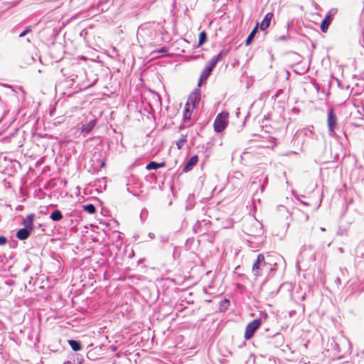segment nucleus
I'll use <instances>...</instances> for the list:
<instances>
[{"label": "nucleus", "mask_w": 364, "mask_h": 364, "mask_svg": "<svg viewBox=\"0 0 364 364\" xmlns=\"http://www.w3.org/2000/svg\"><path fill=\"white\" fill-rule=\"evenodd\" d=\"M36 215L34 213H31L28 215L25 218L23 219L22 225L23 227L34 230V219Z\"/></svg>", "instance_id": "9b49d317"}, {"label": "nucleus", "mask_w": 364, "mask_h": 364, "mask_svg": "<svg viewBox=\"0 0 364 364\" xmlns=\"http://www.w3.org/2000/svg\"><path fill=\"white\" fill-rule=\"evenodd\" d=\"M185 128V126L184 125H180L179 127V129H183Z\"/></svg>", "instance_id": "37998d69"}, {"label": "nucleus", "mask_w": 364, "mask_h": 364, "mask_svg": "<svg viewBox=\"0 0 364 364\" xmlns=\"http://www.w3.org/2000/svg\"><path fill=\"white\" fill-rule=\"evenodd\" d=\"M17 241L13 240L12 242L10 243V247L15 248L17 245Z\"/></svg>", "instance_id": "2f4dec72"}, {"label": "nucleus", "mask_w": 364, "mask_h": 364, "mask_svg": "<svg viewBox=\"0 0 364 364\" xmlns=\"http://www.w3.org/2000/svg\"><path fill=\"white\" fill-rule=\"evenodd\" d=\"M3 101L1 100V99L0 98V107H2L3 108Z\"/></svg>", "instance_id": "ea45409f"}, {"label": "nucleus", "mask_w": 364, "mask_h": 364, "mask_svg": "<svg viewBox=\"0 0 364 364\" xmlns=\"http://www.w3.org/2000/svg\"><path fill=\"white\" fill-rule=\"evenodd\" d=\"M7 242V237L4 235H0V246L5 245Z\"/></svg>", "instance_id": "cd10ccee"}, {"label": "nucleus", "mask_w": 364, "mask_h": 364, "mask_svg": "<svg viewBox=\"0 0 364 364\" xmlns=\"http://www.w3.org/2000/svg\"><path fill=\"white\" fill-rule=\"evenodd\" d=\"M97 119H92L86 124H83L81 127V132L82 133H90L97 124Z\"/></svg>", "instance_id": "4468645a"}, {"label": "nucleus", "mask_w": 364, "mask_h": 364, "mask_svg": "<svg viewBox=\"0 0 364 364\" xmlns=\"http://www.w3.org/2000/svg\"><path fill=\"white\" fill-rule=\"evenodd\" d=\"M160 241L161 242H167L168 241V237L166 235H161L160 236Z\"/></svg>", "instance_id": "7c9ffc66"}, {"label": "nucleus", "mask_w": 364, "mask_h": 364, "mask_svg": "<svg viewBox=\"0 0 364 364\" xmlns=\"http://www.w3.org/2000/svg\"><path fill=\"white\" fill-rule=\"evenodd\" d=\"M192 111L190 110L188 102H186L184 109H183V121L184 122L189 120L191 117Z\"/></svg>", "instance_id": "aec40b11"}, {"label": "nucleus", "mask_w": 364, "mask_h": 364, "mask_svg": "<svg viewBox=\"0 0 364 364\" xmlns=\"http://www.w3.org/2000/svg\"><path fill=\"white\" fill-rule=\"evenodd\" d=\"M200 93L201 90L199 87L194 89V90L189 95L188 102V106L191 105L193 109L197 107L200 100Z\"/></svg>", "instance_id": "0eeeda50"}, {"label": "nucleus", "mask_w": 364, "mask_h": 364, "mask_svg": "<svg viewBox=\"0 0 364 364\" xmlns=\"http://www.w3.org/2000/svg\"><path fill=\"white\" fill-rule=\"evenodd\" d=\"M230 306V301L228 299H222L219 303V310L220 311H225Z\"/></svg>", "instance_id": "4be33fe9"}, {"label": "nucleus", "mask_w": 364, "mask_h": 364, "mask_svg": "<svg viewBox=\"0 0 364 364\" xmlns=\"http://www.w3.org/2000/svg\"><path fill=\"white\" fill-rule=\"evenodd\" d=\"M301 203H302L303 205H306V206L309 205V204L308 203L304 202V201H301Z\"/></svg>", "instance_id": "58836bf2"}, {"label": "nucleus", "mask_w": 364, "mask_h": 364, "mask_svg": "<svg viewBox=\"0 0 364 364\" xmlns=\"http://www.w3.org/2000/svg\"><path fill=\"white\" fill-rule=\"evenodd\" d=\"M68 343L73 351H79L82 349V343L78 340L70 339Z\"/></svg>", "instance_id": "f3484780"}, {"label": "nucleus", "mask_w": 364, "mask_h": 364, "mask_svg": "<svg viewBox=\"0 0 364 364\" xmlns=\"http://www.w3.org/2000/svg\"><path fill=\"white\" fill-rule=\"evenodd\" d=\"M262 323V321L260 318H255L249 323H247L245 328L244 336L245 340H250V338H252L254 336L257 330L259 329V328L261 326Z\"/></svg>", "instance_id": "f03ea898"}, {"label": "nucleus", "mask_w": 364, "mask_h": 364, "mask_svg": "<svg viewBox=\"0 0 364 364\" xmlns=\"http://www.w3.org/2000/svg\"><path fill=\"white\" fill-rule=\"evenodd\" d=\"M148 236H149V238H151V239H154V238H155V235H154V233H153V232H149V235H148Z\"/></svg>", "instance_id": "72a5a7b5"}, {"label": "nucleus", "mask_w": 364, "mask_h": 364, "mask_svg": "<svg viewBox=\"0 0 364 364\" xmlns=\"http://www.w3.org/2000/svg\"><path fill=\"white\" fill-rule=\"evenodd\" d=\"M337 12L338 9L336 8H332L327 12L323 19L321 21L320 25L321 31L323 33L327 32L328 27L331 25L333 19V17L337 14Z\"/></svg>", "instance_id": "20e7f679"}, {"label": "nucleus", "mask_w": 364, "mask_h": 364, "mask_svg": "<svg viewBox=\"0 0 364 364\" xmlns=\"http://www.w3.org/2000/svg\"><path fill=\"white\" fill-rule=\"evenodd\" d=\"M167 52H168V50L166 49V47H161L155 51V53H166Z\"/></svg>", "instance_id": "c756f323"}, {"label": "nucleus", "mask_w": 364, "mask_h": 364, "mask_svg": "<svg viewBox=\"0 0 364 364\" xmlns=\"http://www.w3.org/2000/svg\"><path fill=\"white\" fill-rule=\"evenodd\" d=\"M165 166H166V162H164V161L159 163V162H156L154 161H151L146 164V169L148 171L157 170L158 168L164 167Z\"/></svg>", "instance_id": "2eb2a0df"}, {"label": "nucleus", "mask_w": 364, "mask_h": 364, "mask_svg": "<svg viewBox=\"0 0 364 364\" xmlns=\"http://www.w3.org/2000/svg\"><path fill=\"white\" fill-rule=\"evenodd\" d=\"M306 294H304L301 296V300H304L306 299Z\"/></svg>", "instance_id": "79ce46f5"}, {"label": "nucleus", "mask_w": 364, "mask_h": 364, "mask_svg": "<svg viewBox=\"0 0 364 364\" xmlns=\"http://www.w3.org/2000/svg\"><path fill=\"white\" fill-rule=\"evenodd\" d=\"M267 182H268V178H267V176H266L265 178L264 179L263 183L260 186V190H261L262 193L264 191Z\"/></svg>", "instance_id": "c85d7f7f"}, {"label": "nucleus", "mask_w": 364, "mask_h": 364, "mask_svg": "<svg viewBox=\"0 0 364 364\" xmlns=\"http://www.w3.org/2000/svg\"><path fill=\"white\" fill-rule=\"evenodd\" d=\"M63 364H72V363L69 360L65 362Z\"/></svg>", "instance_id": "c03bdc74"}, {"label": "nucleus", "mask_w": 364, "mask_h": 364, "mask_svg": "<svg viewBox=\"0 0 364 364\" xmlns=\"http://www.w3.org/2000/svg\"><path fill=\"white\" fill-rule=\"evenodd\" d=\"M318 87H319L318 84L316 83V88L317 90H318Z\"/></svg>", "instance_id": "de8ad7c7"}, {"label": "nucleus", "mask_w": 364, "mask_h": 364, "mask_svg": "<svg viewBox=\"0 0 364 364\" xmlns=\"http://www.w3.org/2000/svg\"><path fill=\"white\" fill-rule=\"evenodd\" d=\"M187 141V136L186 134H181V139L176 142V145L178 150H181L185 143Z\"/></svg>", "instance_id": "5701e85b"}, {"label": "nucleus", "mask_w": 364, "mask_h": 364, "mask_svg": "<svg viewBox=\"0 0 364 364\" xmlns=\"http://www.w3.org/2000/svg\"><path fill=\"white\" fill-rule=\"evenodd\" d=\"M149 211L146 208H142L140 213V220L142 223H144L148 218Z\"/></svg>", "instance_id": "a878e982"}, {"label": "nucleus", "mask_w": 364, "mask_h": 364, "mask_svg": "<svg viewBox=\"0 0 364 364\" xmlns=\"http://www.w3.org/2000/svg\"><path fill=\"white\" fill-rule=\"evenodd\" d=\"M274 17V14L272 13H267L261 23L259 24V26L262 31H265L270 26L271 21Z\"/></svg>", "instance_id": "f8f14e48"}, {"label": "nucleus", "mask_w": 364, "mask_h": 364, "mask_svg": "<svg viewBox=\"0 0 364 364\" xmlns=\"http://www.w3.org/2000/svg\"><path fill=\"white\" fill-rule=\"evenodd\" d=\"M110 348H112V350L113 351H115L117 350V346H112Z\"/></svg>", "instance_id": "e433bc0d"}, {"label": "nucleus", "mask_w": 364, "mask_h": 364, "mask_svg": "<svg viewBox=\"0 0 364 364\" xmlns=\"http://www.w3.org/2000/svg\"><path fill=\"white\" fill-rule=\"evenodd\" d=\"M32 32V30H31V26H26L24 30L23 31H21L19 34H18V37L19 38H23V37H25L27 35H28L29 33H31Z\"/></svg>", "instance_id": "bb28decb"}, {"label": "nucleus", "mask_w": 364, "mask_h": 364, "mask_svg": "<svg viewBox=\"0 0 364 364\" xmlns=\"http://www.w3.org/2000/svg\"><path fill=\"white\" fill-rule=\"evenodd\" d=\"M127 191L129 192V193H132L130 191H129V188H127Z\"/></svg>", "instance_id": "6e6d98bb"}, {"label": "nucleus", "mask_w": 364, "mask_h": 364, "mask_svg": "<svg viewBox=\"0 0 364 364\" xmlns=\"http://www.w3.org/2000/svg\"><path fill=\"white\" fill-rule=\"evenodd\" d=\"M250 356H251V357H253V358H255V355H254V354H251V355H250Z\"/></svg>", "instance_id": "603ef678"}, {"label": "nucleus", "mask_w": 364, "mask_h": 364, "mask_svg": "<svg viewBox=\"0 0 364 364\" xmlns=\"http://www.w3.org/2000/svg\"><path fill=\"white\" fill-rule=\"evenodd\" d=\"M267 338L268 339L267 343L276 348H280L284 344V336L281 333L276 332L272 334H268Z\"/></svg>", "instance_id": "39448f33"}, {"label": "nucleus", "mask_w": 364, "mask_h": 364, "mask_svg": "<svg viewBox=\"0 0 364 364\" xmlns=\"http://www.w3.org/2000/svg\"><path fill=\"white\" fill-rule=\"evenodd\" d=\"M258 27H259V23H257L255 28L252 30V31L250 33L247 38H246L245 46H248L252 43V41L254 40V38L257 33Z\"/></svg>", "instance_id": "dca6fc26"}, {"label": "nucleus", "mask_w": 364, "mask_h": 364, "mask_svg": "<svg viewBox=\"0 0 364 364\" xmlns=\"http://www.w3.org/2000/svg\"><path fill=\"white\" fill-rule=\"evenodd\" d=\"M208 39L207 33L205 31H202L199 33L198 47L203 46Z\"/></svg>", "instance_id": "412c9836"}, {"label": "nucleus", "mask_w": 364, "mask_h": 364, "mask_svg": "<svg viewBox=\"0 0 364 364\" xmlns=\"http://www.w3.org/2000/svg\"><path fill=\"white\" fill-rule=\"evenodd\" d=\"M262 228L260 227L259 229L257 230L255 233H252V235H259L260 233H262ZM250 235H252V233H250Z\"/></svg>", "instance_id": "473e14b6"}, {"label": "nucleus", "mask_w": 364, "mask_h": 364, "mask_svg": "<svg viewBox=\"0 0 364 364\" xmlns=\"http://www.w3.org/2000/svg\"><path fill=\"white\" fill-rule=\"evenodd\" d=\"M198 161V155L191 156L183 167V173H187L193 169Z\"/></svg>", "instance_id": "1a4fd4ad"}, {"label": "nucleus", "mask_w": 364, "mask_h": 364, "mask_svg": "<svg viewBox=\"0 0 364 364\" xmlns=\"http://www.w3.org/2000/svg\"><path fill=\"white\" fill-rule=\"evenodd\" d=\"M267 316H267V314L264 313V317H265V318H267Z\"/></svg>", "instance_id": "3c124183"}, {"label": "nucleus", "mask_w": 364, "mask_h": 364, "mask_svg": "<svg viewBox=\"0 0 364 364\" xmlns=\"http://www.w3.org/2000/svg\"><path fill=\"white\" fill-rule=\"evenodd\" d=\"M335 346H336L335 349H336V350L340 353L341 350L338 347V345L337 343H336Z\"/></svg>", "instance_id": "c9c22d12"}, {"label": "nucleus", "mask_w": 364, "mask_h": 364, "mask_svg": "<svg viewBox=\"0 0 364 364\" xmlns=\"http://www.w3.org/2000/svg\"><path fill=\"white\" fill-rule=\"evenodd\" d=\"M271 59L273 60V55H271Z\"/></svg>", "instance_id": "5fc2aeb1"}, {"label": "nucleus", "mask_w": 364, "mask_h": 364, "mask_svg": "<svg viewBox=\"0 0 364 364\" xmlns=\"http://www.w3.org/2000/svg\"><path fill=\"white\" fill-rule=\"evenodd\" d=\"M105 166V162L104 161H101V166L104 167Z\"/></svg>", "instance_id": "a19ab883"}, {"label": "nucleus", "mask_w": 364, "mask_h": 364, "mask_svg": "<svg viewBox=\"0 0 364 364\" xmlns=\"http://www.w3.org/2000/svg\"><path fill=\"white\" fill-rule=\"evenodd\" d=\"M202 129H203V127L200 125V126L199 127V129H198V130H196V134H197V135H198V136L199 135L200 132H201V131H202Z\"/></svg>", "instance_id": "f704fd0d"}, {"label": "nucleus", "mask_w": 364, "mask_h": 364, "mask_svg": "<svg viewBox=\"0 0 364 364\" xmlns=\"http://www.w3.org/2000/svg\"><path fill=\"white\" fill-rule=\"evenodd\" d=\"M63 217V213L60 210H55L50 215V218L54 222H59Z\"/></svg>", "instance_id": "a211bd4d"}, {"label": "nucleus", "mask_w": 364, "mask_h": 364, "mask_svg": "<svg viewBox=\"0 0 364 364\" xmlns=\"http://www.w3.org/2000/svg\"><path fill=\"white\" fill-rule=\"evenodd\" d=\"M277 97V93H276L274 96V97Z\"/></svg>", "instance_id": "864d4df0"}, {"label": "nucleus", "mask_w": 364, "mask_h": 364, "mask_svg": "<svg viewBox=\"0 0 364 364\" xmlns=\"http://www.w3.org/2000/svg\"><path fill=\"white\" fill-rule=\"evenodd\" d=\"M26 41H27L28 43H30V42H31V38L28 37V38H26Z\"/></svg>", "instance_id": "a18cd8bd"}, {"label": "nucleus", "mask_w": 364, "mask_h": 364, "mask_svg": "<svg viewBox=\"0 0 364 364\" xmlns=\"http://www.w3.org/2000/svg\"><path fill=\"white\" fill-rule=\"evenodd\" d=\"M33 232V231H32L31 230L23 227L18 230V231L16 233V237L19 240H26L31 236Z\"/></svg>", "instance_id": "9d476101"}, {"label": "nucleus", "mask_w": 364, "mask_h": 364, "mask_svg": "<svg viewBox=\"0 0 364 364\" xmlns=\"http://www.w3.org/2000/svg\"><path fill=\"white\" fill-rule=\"evenodd\" d=\"M210 146H211V143L210 142H208L206 144V149H208Z\"/></svg>", "instance_id": "4c0bfd02"}, {"label": "nucleus", "mask_w": 364, "mask_h": 364, "mask_svg": "<svg viewBox=\"0 0 364 364\" xmlns=\"http://www.w3.org/2000/svg\"><path fill=\"white\" fill-rule=\"evenodd\" d=\"M327 126L330 136L335 138L342 146L347 145L348 138L346 132L345 130H342L341 135L338 134L336 132V129L338 127V118L333 107H331L328 110Z\"/></svg>", "instance_id": "f257e3e1"}, {"label": "nucleus", "mask_w": 364, "mask_h": 364, "mask_svg": "<svg viewBox=\"0 0 364 364\" xmlns=\"http://www.w3.org/2000/svg\"><path fill=\"white\" fill-rule=\"evenodd\" d=\"M213 70V69L211 67H210L208 65H207L204 68V69L203 70V71L200 74V78H199V80L198 82V87L200 86L201 82L203 81H205L208 79V77L211 75Z\"/></svg>", "instance_id": "ddd939ff"}, {"label": "nucleus", "mask_w": 364, "mask_h": 364, "mask_svg": "<svg viewBox=\"0 0 364 364\" xmlns=\"http://www.w3.org/2000/svg\"><path fill=\"white\" fill-rule=\"evenodd\" d=\"M82 209L89 214H93L96 211L95 206L92 203L85 204L82 205Z\"/></svg>", "instance_id": "b1692460"}, {"label": "nucleus", "mask_w": 364, "mask_h": 364, "mask_svg": "<svg viewBox=\"0 0 364 364\" xmlns=\"http://www.w3.org/2000/svg\"><path fill=\"white\" fill-rule=\"evenodd\" d=\"M228 54V50L222 49L217 55L212 57L208 65L214 69L218 63L221 61Z\"/></svg>", "instance_id": "6e6552de"}, {"label": "nucleus", "mask_w": 364, "mask_h": 364, "mask_svg": "<svg viewBox=\"0 0 364 364\" xmlns=\"http://www.w3.org/2000/svg\"><path fill=\"white\" fill-rule=\"evenodd\" d=\"M336 281H337V282H340V281H341L340 278H338H338L336 279Z\"/></svg>", "instance_id": "8fccbe9b"}, {"label": "nucleus", "mask_w": 364, "mask_h": 364, "mask_svg": "<svg viewBox=\"0 0 364 364\" xmlns=\"http://www.w3.org/2000/svg\"><path fill=\"white\" fill-rule=\"evenodd\" d=\"M270 265L269 262H267L263 254H259L252 265V273L256 277L262 275V269L267 265Z\"/></svg>", "instance_id": "7ed1b4c3"}, {"label": "nucleus", "mask_w": 364, "mask_h": 364, "mask_svg": "<svg viewBox=\"0 0 364 364\" xmlns=\"http://www.w3.org/2000/svg\"><path fill=\"white\" fill-rule=\"evenodd\" d=\"M289 39V36L288 34V31H287V33L286 34H283L282 36H277V35H275L274 37H273V41L274 42H278V41H287Z\"/></svg>", "instance_id": "393cba45"}, {"label": "nucleus", "mask_w": 364, "mask_h": 364, "mask_svg": "<svg viewBox=\"0 0 364 364\" xmlns=\"http://www.w3.org/2000/svg\"><path fill=\"white\" fill-rule=\"evenodd\" d=\"M228 114L223 116V113L219 114L214 122V130L217 133L223 132L228 125Z\"/></svg>", "instance_id": "423d86ee"}, {"label": "nucleus", "mask_w": 364, "mask_h": 364, "mask_svg": "<svg viewBox=\"0 0 364 364\" xmlns=\"http://www.w3.org/2000/svg\"><path fill=\"white\" fill-rule=\"evenodd\" d=\"M4 86H5V87H10V88H11V85H5Z\"/></svg>", "instance_id": "09e8293b"}, {"label": "nucleus", "mask_w": 364, "mask_h": 364, "mask_svg": "<svg viewBox=\"0 0 364 364\" xmlns=\"http://www.w3.org/2000/svg\"><path fill=\"white\" fill-rule=\"evenodd\" d=\"M195 196L193 193H190L188 196L187 200H186V210H191L194 205H195Z\"/></svg>", "instance_id": "6ab92c4d"}, {"label": "nucleus", "mask_w": 364, "mask_h": 364, "mask_svg": "<svg viewBox=\"0 0 364 364\" xmlns=\"http://www.w3.org/2000/svg\"><path fill=\"white\" fill-rule=\"evenodd\" d=\"M31 61H33V62H34V61L36 60V59L34 58V57H33V56H31Z\"/></svg>", "instance_id": "49530a36"}]
</instances>
